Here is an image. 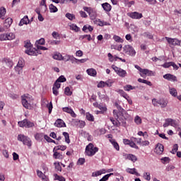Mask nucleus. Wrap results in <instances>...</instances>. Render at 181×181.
Instances as JSON below:
<instances>
[{"instance_id": "f257e3e1", "label": "nucleus", "mask_w": 181, "mask_h": 181, "mask_svg": "<svg viewBox=\"0 0 181 181\" xmlns=\"http://www.w3.org/2000/svg\"><path fill=\"white\" fill-rule=\"evenodd\" d=\"M21 102L23 107L27 110L32 109V103H33V97L29 94L21 96Z\"/></svg>"}, {"instance_id": "f03ea898", "label": "nucleus", "mask_w": 181, "mask_h": 181, "mask_svg": "<svg viewBox=\"0 0 181 181\" xmlns=\"http://www.w3.org/2000/svg\"><path fill=\"white\" fill-rule=\"evenodd\" d=\"M98 152V148L95 147L94 144L90 143L86 148V153L88 156H94Z\"/></svg>"}, {"instance_id": "7ed1b4c3", "label": "nucleus", "mask_w": 181, "mask_h": 181, "mask_svg": "<svg viewBox=\"0 0 181 181\" xmlns=\"http://www.w3.org/2000/svg\"><path fill=\"white\" fill-rule=\"evenodd\" d=\"M18 141L20 142H23V145H26L28 148L32 146V140L28 136H25L24 134H18L17 137Z\"/></svg>"}, {"instance_id": "20e7f679", "label": "nucleus", "mask_w": 181, "mask_h": 181, "mask_svg": "<svg viewBox=\"0 0 181 181\" xmlns=\"http://www.w3.org/2000/svg\"><path fill=\"white\" fill-rule=\"evenodd\" d=\"M83 9L88 13L91 21H95V18H97V11L95 9L87 6H84Z\"/></svg>"}, {"instance_id": "39448f33", "label": "nucleus", "mask_w": 181, "mask_h": 181, "mask_svg": "<svg viewBox=\"0 0 181 181\" xmlns=\"http://www.w3.org/2000/svg\"><path fill=\"white\" fill-rule=\"evenodd\" d=\"M124 52L126 54H129V56L134 57L135 54H136V52L135 51V49H134L133 46H131L129 45H125L123 47Z\"/></svg>"}, {"instance_id": "423d86ee", "label": "nucleus", "mask_w": 181, "mask_h": 181, "mask_svg": "<svg viewBox=\"0 0 181 181\" xmlns=\"http://www.w3.org/2000/svg\"><path fill=\"white\" fill-rule=\"evenodd\" d=\"M112 69L115 70V73L117 75H119V77H122V78L127 77V71L121 68H118V66H115V65H112Z\"/></svg>"}, {"instance_id": "0eeeda50", "label": "nucleus", "mask_w": 181, "mask_h": 181, "mask_svg": "<svg viewBox=\"0 0 181 181\" xmlns=\"http://www.w3.org/2000/svg\"><path fill=\"white\" fill-rule=\"evenodd\" d=\"M165 39L169 45H171V46H177L180 45V41L176 38L165 37Z\"/></svg>"}, {"instance_id": "6e6552de", "label": "nucleus", "mask_w": 181, "mask_h": 181, "mask_svg": "<svg viewBox=\"0 0 181 181\" xmlns=\"http://www.w3.org/2000/svg\"><path fill=\"white\" fill-rule=\"evenodd\" d=\"M127 16H129L132 19H141V18H144L142 13L136 11L128 13Z\"/></svg>"}, {"instance_id": "1a4fd4ad", "label": "nucleus", "mask_w": 181, "mask_h": 181, "mask_svg": "<svg viewBox=\"0 0 181 181\" xmlns=\"http://www.w3.org/2000/svg\"><path fill=\"white\" fill-rule=\"evenodd\" d=\"M25 52L26 54H28V56H37V49L33 48V47L29 49H26Z\"/></svg>"}, {"instance_id": "9d476101", "label": "nucleus", "mask_w": 181, "mask_h": 181, "mask_svg": "<svg viewBox=\"0 0 181 181\" xmlns=\"http://www.w3.org/2000/svg\"><path fill=\"white\" fill-rule=\"evenodd\" d=\"M62 110L64 111V112H66L67 114H70L71 117H72L73 118H76V117H77V115H76V113L74 112L73 109H71V107H65L62 108Z\"/></svg>"}, {"instance_id": "9b49d317", "label": "nucleus", "mask_w": 181, "mask_h": 181, "mask_svg": "<svg viewBox=\"0 0 181 181\" xmlns=\"http://www.w3.org/2000/svg\"><path fill=\"white\" fill-rule=\"evenodd\" d=\"M163 78L168 80V81H177V78L176 76L171 74H166L163 75Z\"/></svg>"}, {"instance_id": "f8f14e48", "label": "nucleus", "mask_w": 181, "mask_h": 181, "mask_svg": "<svg viewBox=\"0 0 181 181\" xmlns=\"http://www.w3.org/2000/svg\"><path fill=\"white\" fill-rule=\"evenodd\" d=\"M74 124L76 127H78V128H84V127H86V122L83 120L74 119Z\"/></svg>"}, {"instance_id": "ddd939ff", "label": "nucleus", "mask_w": 181, "mask_h": 181, "mask_svg": "<svg viewBox=\"0 0 181 181\" xmlns=\"http://www.w3.org/2000/svg\"><path fill=\"white\" fill-rule=\"evenodd\" d=\"M140 76L141 77H143V78H145L146 76H152V71L146 69H143L141 72L140 73Z\"/></svg>"}, {"instance_id": "4468645a", "label": "nucleus", "mask_w": 181, "mask_h": 181, "mask_svg": "<svg viewBox=\"0 0 181 181\" xmlns=\"http://www.w3.org/2000/svg\"><path fill=\"white\" fill-rule=\"evenodd\" d=\"M163 146L161 144H158L155 148V152L158 155H162V153H163Z\"/></svg>"}, {"instance_id": "2eb2a0df", "label": "nucleus", "mask_w": 181, "mask_h": 181, "mask_svg": "<svg viewBox=\"0 0 181 181\" xmlns=\"http://www.w3.org/2000/svg\"><path fill=\"white\" fill-rule=\"evenodd\" d=\"M54 125L57 128H63V127H66V123H64V121H63V119H57L54 122Z\"/></svg>"}, {"instance_id": "dca6fc26", "label": "nucleus", "mask_w": 181, "mask_h": 181, "mask_svg": "<svg viewBox=\"0 0 181 181\" xmlns=\"http://www.w3.org/2000/svg\"><path fill=\"white\" fill-rule=\"evenodd\" d=\"M104 173H107V170H105V169H102L100 170L93 172L92 173V177H97L98 176H101V175H104Z\"/></svg>"}, {"instance_id": "f3484780", "label": "nucleus", "mask_w": 181, "mask_h": 181, "mask_svg": "<svg viewBox=\"0 0 181 181\" xmlns=\"http://www.w3.org/2000/svg\"><path fill=\"white\" fill-rule=\"evenodd\" d=\"M30 22V21H29V18L28 17V16H25L20 21L19 23V25L20 26H23V25H28L29 24V23Z\"/></svg>"}, {"instance_id": "a211bd4d", "label": "nucleus", "mask_w": 181, "mask_h": 181, "mask_svg": "<svg viewBox=\"0 0 181 181\" xmlns=\"http://www.w3.org/2000/svg\"><path fill=\"white\" fill-rule=\"evenodd\" d=\"M37 175L38 176V177L42 179V180L49 181V178H47V177H46V175H45L42 171H40L39 170H37Z\"/></svg>"}, {"instance_id": "6ab92c4d", "label": "nucleus", "mask_w": 181, "mask_h": 181, "mask_svg": "<svg viewBox=\"0 0 181 181\" xmlns=\"http://www.w3.org/2000/svg\"><path fill=\"white\" fill-rule=\"evenodd\" d=\"M170 125L175 128V129H180L179 127V122L170 118Z\"/></svg>"}, {"instance_id": "aec40b11", "label": "nucleus", "mask_w": 181, "mask_h": 181, "mask_svg": "<svg viewBox=\"0 0 181 181\" xmlns=\"http://www.w3.org/2000/svg\"><path fill=\"white\" fill-rule=\"evenodd\" d=\"M102 8L105 12H111V9H112V7L108 3L102 4Z\"/></svg>"}, {"instance_id": "412c9836", "label": "nucleus", "mask_w": 181, "mask_h": 181, "mask_svg": "<svg viewBox=\"0 0 181 181\" xmlns=\"http://www.w3.org/2000/svg\"><path fill=\"white\" fill-rule=\"evenodd\" d=\"M126 158L128 159L129 160H132V162H136L138 160V158H136V156L133 155V154H126L125 155Z\"/></svg>"}, {"instance_id": "4be33fe9", "label": "nucleus", "mask_w": 181, "mask_h": 181, "mask_svg": "<svg viewBox=\"0 0 181 181\" xmlns=\"http://www.w3.org/2000/svg\"><path fill=\"white\" fill-rule=\"evenodd\" d=\"M126 172L130 173V175H135L136 176H140V175L136 172V168H127Z\"/></svg>"}, {"instance_id": "5701e85b", "label": "nucleus", "mask_w": 181, "mask_h": 181, "mask_svg": "<svg viewBox=\"0 0 181 181\" xmlns=\"http://www.w3.org/2000/svg\"><path fill=\"white\" fill-rule=\"evenodd\" d=\"M168 103L169 101H168V100L163 98L160 99V106L161 107V108H166Z\"/></svg>"}, {"instance_id": "b1692460", "label": "nucleus", "mask_w": 181, "mask_h": 181, "mask_svg": "<svg viewBox=\"0 0 181 181\" xmlns=\"http://www.w3.org/2000/svg\"><path fill=\"white\" fill-rule=\"evenodd\" d=\"M86 73H88V76H92V77L97 76V71L93 68L87 69Z\"/></svg>"}, {"instance_id": "393cba45", "label": "nucleus", "mask_w": 181, "mask_h": 181, "mask_svg": "<svg viewBox=\"0 0 181 181\" xmlns=\"http://www.w3.org/2000/svg\"><path fill=\"white\" fill-rule=\"evenodd\" d=\"M13 22V20H12L11 18H8L5 20L4 26L6 28H11V25H12Z\"/></svg>"}, {"instance_id": "a878e982", "label": "nucleus", "mask_w": 181, "mask_h": 181, "mask_svg": "<svg viewBox=\"0 0 181 181\" xmlns=\"http://www.w3.org/2000/svg\"><path fill=\"white\" fill-rule=\"evenodd\" d=\"M169 93L173 97H177V90L175 88H169Z\"/></svg>"}, {"instance_id": "bb28decb", "label": "nucleus", "mask_w": 181, "mask_h": 181, "mask_svg": "<svg viewBox=\"0 0 181 181\" xmlns=\"http://www.w3.org/2000/svg\"><path fill=\"white\" fill-rule=\"evenodd\" d=\"M93 30L94 28H93V26L88 25H84L82 28V30L86 33H87V30H88L89 32H93Z\"/></svg>"}, {"instance_id": "cd10ccee", "label": "nucleus", "mask_w": 181, "mask_h": 181, "mask_svg": "<svg viewBox=\"0 0 181 181\" xmlns=\"http://www.w3.org/2000/svg\"><path fill=\"white\" fill-rule=\"evenodd\" d=\"M110 142L112 144L116 151H119V145H118V143H117L115 139H110Z\"/></svg>"}, {"instance_id": "c85d7f7f", "label": "nucleus", "mask_w": 181, "mask_h": 181, "mask_svg": "<svg viewBox=\"0 0 181 181\" xmlns=\"http://www.w3.org/2000/svg\"><path fill=\"white\" fill-rule=\"evenodd\" d=\"M53 158H54V159H63L64 156H63L62 153L54 151L53 154Z\"/></svg>"}, {"instance_id": "c756f323", "label": "nucleus", "mask_w": 181, "mask_h": 181, "mask_svg": "<svg viewBox=\"0 0 181 181\" xmlns=\"http://www.w3.org/2000/svg\"><path fill=\"white\" fill-rule=\"evenodd\" d=\"M6 14V8L4 7H1L0 8V19H4V16Z\"/></svg>"}, {"instance_id": "7c9ffc66", "label": "nucleus", "mask_w": 181, "mask_h": 181, "mask_svg": "<svg viewBox=\"0 0 181 181\" xmlns=\"http://www.w3.org/2000/svg\"><path fill=\"white\" fill-rule=\"evenodd\" d=\"M113 40H115V42H117V43H124V40L117 35H115L113 36Z\"/></svg>"}, {"instance_id": "2f4dec72", "label": "nucleus", "mask_w": 181, "mask_h": 181, "mask_svg": "<svg viewBox=\"0 0 181 181\" xmlns=\"http://www.w3.org/2000/svg\"><path fill=\"white\" fill-rule=\"evenodd\" d=\"M117 92L119 93V94H120V95H122V97H123L126 100H128V98H129L128 94H127V93H125V91H124L123 90L119 89Z\"/></svg>"}, {"instance_id": "473e14b6", "label": "nucleus", "mask_w": 181, "mask_h": 181, "mask_svg": "<svg viewBox=\"0 0 181 181\" xmlns=\"http://www.w3.org/2000/svg\"><path fill=\"white\" fill-rule=\"evenodd\" d=\"M69 28L71 30H74V32H80V28L76 24H71Z\"/></svg>"}, {"instance_id": "72a5a7b5", "label": "nucleus", "mask_w": 181, "mask_h": 181, "mask_svg": "<svg viewBox=\"0 0 181 181\" xmlns=\"http://www.w3.org/2000/svg\"><path fill=\"white\" fill-rule=\"evenodd\" d=\"M66 149H67V146H57L54 148L53 149V152H54V151H66Z\"/></svg>"}, {"instance_id": "f704fd0d", "label": "nucleus", "mask_w": 181, "mask_h": 181, "mask_svg": "<svg viewBox=\"0 0 181 181\" xmlns=\"http://www.w3.org/2000/svg\"><path fill=\"white\" fill-rule=\"evenodd\" d=\"M134 122L135 124H136V125H141V124H142V119L141 118V117L136 115L134 117Z\"/></svg>"}, {"instance_id": "c9c22d12", "label": "nucleus", "mask_w": 181, "mask_h": 181, "mask_svg": "<svg viewBox=\"0 0 181 181\" xmlns=\"http://www.w3.org/2000/svg\"><path fill=\"white\" fill-rule=\"evenodd\" d=\"M98 108L99 110H100L101 114H104V112H105V111H107V106L105 105H103L101 104H100L99 105H98Z\"/></svg>"}, {"instance_id": "e433bc0d", "label": "nucleus", "mask_w": 181, "mask_h": 181, "mask_svg": "<svg viewBox=\"0 0 181 181\" xmlns=\"http://www.w3.org/2000/svg\"><path fill=\"white\" fill-rule=\"evenodd\" d=\"M62 135H64L65 138V142H66V144H70V136L69 135V133L64 132Z\"/></svg>"}, {"instance_id": "4c0bfd02", "label": "nucleus", "mask_w": 181, "mask_h": 181, "mask_svg": "<svg viewBox=\"0 0 181 181\" xmlns=\"http://www.w3.org/2000/svg\"><path fill=\"white\" fill-rule=\"evenodd\" d=\"M24 66H25V61L23 60V59L22 58L19 59L18 62L16 66L21 67L22 69H23Z\"/></svg>"}, {"instance_id": "58836bf2", "label": "nucleus", "mask_w": 181, "mask_h": 181, "mask_svg": "<svg viewBox=\"0 0 181 181\" xmlns=\"http://www.w3.org/2000/svg\"><path fill=\"white\" fill-rule=\"evenodd\" d=\"M54 60H62L63 59V55L60 53H56L52 56Z\"/></svg>"}, {"instance_id": "ea45409f", "label": "nucleus", "mask_w": 181, "mask_h": 181, "mask_svg": "<svg viewBox=\"0 0 181 181\" xmlns=\"http://www.w3.org/2000/svg\"><path fill=\"white\" fill-rule=\"evenodd\" d=\"M49 11H50L51 13H54L57 12V11H59V9H57V7H56V6H54L53 4H50L49 5Z\"/></svg>"}, {"instance_id": "a19ab883", "label": "nucleus", "mask_w": 181, "mask_h": 181, "mask_svg": "<svg viewBox=\"0 0 181 181\" xmlns=\"http://www.w3.org/2000/svg\"><path fill=\"white\" fill-rule=\"evenodd\" d=\"M160 103V99L158 100L156 98L152 99V104L153 107H159Z\"/></svg>"}, {"instance_id": "79ce46f5", "label": "nucleus", "mask_w": 181, "mask_h": 181, "mask_svg": "<svg viewBox=\"0 0 181 181\" xmlns=\"http://www.w3.org/2000/svg\"><path fill=\"white\" fill-rule=\"evenodd\" d=\"M65 16L69 21H74V19H76V16H74V14H71L70 13H66Z\"/></svg>"}, {"instance_id": "37998d69", "label": "nucleus", "mask_w": 181, "mask_h": 181, "mask_svg": "<svg viewBox=\"0 0 181 181\" xmlns=\"http://www.w3.org/2000/svg\"><path fill=\"white\" fill-rule=\"evenodd\" d=\"M33 127H35V123L29 121V119H27L25 123V128H33Z\"/></svg>"}, {"instance_id": "c03bdc74", "label": "nucleus", "mask_w": 181, "mask_h": 181, "mask_svg": "<svg viewBox=\"0 0 181 181\" xmlns=\"http://www.w3.org/2000/svg\"><path fill=\"white\" fill-rule=\"evenodd\" d=\"M139 83H143L144 84H146L147 86H152V83L151 81H148L145 79L139 78L138 79Z\"/></svg>"}, {"instance_id": "a18cd8bd", "label": "nucleus", "mask_w": 181, "mask_h": 181, "mask_svg": "<svg viewBox=\"0 0 181 181\" xmlns=\"http://www.w3.org/2000/svg\"><path fill=\"white\" fill-rule=\"evenodd\" d=\"M36 141H42L43 139V133H37L35 135Z\"/></svg>"}, {"instance_id": "49530a36", "label": "nucleus", "mask_w": 181, "mask_h": 181, "mask_svg": "<svg viewBox=\"0 0 181 181\" xmlns=\"http://www.w3.org/2000/svg\"><path fill=\"white\" fill-rule=\"evenodd\" d=\"M26 121L27 119H25L22 121L18 122V127H21V128H26Z\"/></svg>"}, {"instance_id": "de8ad7c7", "label": "nucleus", "mask_w": 181, "mask_h": 181, "mask_svg": "<svg viewBox=\"0 0 181 181\" xmlns=\"http://www.w3.org/2000/svg\"><path fill=\"white\" fill-rule=\"evenodd\" d=\"M135 86H132V85H127L124 86V91H131V90H135Z\"/></svg>"}, {"instance_id": "09e8293b", "label": "nucleus", "mask_w": 181, "mask_h": 181, "mask_svg": "<svg viewBox=\"0 0 181 181\" xmlns=\"http://www.w3.org/2000/svg\"><path fill=\"white\" fill-rule=\"evenodd\" d=\"M15 37H16V35L13 33H7V40H13Z\"/></svg>"}, {"instance_id": "8fccbe9b", "label": "nucleus", "mask_w": 181, "mask_h": 181, "mask_svg": "<svg viewBox=\"0 0 181 181\" xmlns=\"http://www.w3.org/2000/svg\"><path fill=\"white\" fill-rule=\"evenodd\" d=\"M112 175H114V173L107 174L103 176L99 181H107L108 179H110V176H112Z\"/></svg>"}, {"instance_id": "3c124183", "label": "nucleus", "mask_w": 181, "mask_h": 181, "mask_svg": "<svg viewBox=\"0 0 181 181\" xmlns=\"http://www.w3.org/2000/svg\"><path fill=\"white\" fill-rule=\"evenodd\" d=\"M143 36L147 39H153V35L151 33L146 32L143 33Z\"/></svg>"}, {"instance_id": "603ef678", "label": "nucleus", "mask_w": 181, "mask_h": 181, "mask_svg": "<svg viewBox=\"0 0 181 181\" xmlns=\"http://www.w3.org/2000/svg\"><path fill=\"white\" fill-rule=\"evenodd\" d=\"M14 69L16 73H17L18 74H22V72L23 71V68L20 66H15Z\"/></svg>"}, {"instance_id": "864d4df0", "label": "nucleus", "mask_w": 181, "mask_h": 181, "mask_svg": "<svg viewBox=\"0 0 181 181\" xmlns=\"http://www.w3.org/2000/svg\"><path fill=\"white\" fill-rule=\"evenodd\" d=\"M0 40L1 42H4L5 40H8L7 33H3L0 35Z\"/></svg>"}, {"instance_id": "5fc2aeb1", "label": "nucleus", "mask_w": 181, "mask_h": 181, "mask_svg": "<svg viewBox=\"0 0 181 181\" xmlns=\"http://www.w3.org/2000/svg\"><path fill=\"white\" fill-rule=\"evenodd\" d=\"M110 120L111 121V122H112V124H113V125H115V127H119L120 123H119V122H118V120H115L112 117H110Z\"/></svg>"}, {"instance_id": "6e6d98bb", "label": "nucleus", "mask_w": 181, "mask_h": 181, "mask_svg": "<svg viewBox=\"0 0 181 181\" xmlns=\"http://www.w3.org/2000/svg\"><path fill=\"white\" fill-rule=\"evenodd\" d=\"M86 37L88 39V40H91V35H81L79 37L80 40H83V39H86Z\"/></svg>"}, {"instance_id": "4d7b16f0", "label": "nucleus", "mask_w": 181, "mask_h": 181, "mask_svg": "<svg viewBox=\"0 0 181 181\" xmlns=\"http://www.w3.org/2000/svg\"><path fill=\"white\" fill-rule=\"evenodd\" d=\"M131 141H134V142H136V144H139V145H141L142 142V139L141 138L136 139L135 137H132Z\"/></svg>"}, {"instance_id": "13d9d810", "label": "nucleus", "mask_w": 181, "mask_h": 181, "mask_svg": "<svg viewBox=\"0 0 181 181\" xmlns=\"http://www.w3.org/2000/svg\"><path fill=\"white\" fill-rule=\"evenodd\" d=\"M86 119H88V121H94V116H93V115L90 114V113H86Z\"/></svg>"}, {"instance_id": "bf43d9fd", "label": "nucleus", "mask_w": 181, "mask_h": 181, "mask_svg": "<svg viewBox=\"0 0 181 181\" xmlns=\"http://www.w3.org/2000/svg\"><path fill=\"white\" fill-rule=\"evenodd\" d=\"M64 93L66 94V95H71V94H73V92L70 90L69 87H66L64 89Z\"/></svg>"}, {"instance_id": "052dcab7", "label": "nucleus", "mask_w": 181, "mask_h": 181, "mask_svg": "<svg viewBox=\"0 0 181 181\" xmlns=\"http://www.w3.org/2000/svg\"><path fill=\"white\" fill-rule=\"evenodd\" d=\"M54 165L56 170H57L59 172H62V166L60 165V163L56 162L54 163Z\"/></svg>"}, {"instance_id": "680f3d73", "label": "nucleus", "mask_w": 181, "mask_h": 181, "mask_svg": "<svg viewBox=\"0 0 181 181\" xmlns=\"http://www.w3.org/2000/svg\"><path fill=\"white\" fill-rule=\"evenodd\" d=\"M177 149H179V146L177 144H175L173 146V148L172 151H171V153L175 155V153H176V152L177 153Z\"/></svg>"}, {"instance_id": "e2e57ef3", "label": "nucleus", "mask_w": 181, "mask_h": 181, "mask_svg": "<svg viewBox=\"0 0 181 181\" xmlns=\"http://www.w3.org/2000/svg\"><path fill=\"white\" fill-rule=\"evenodd\" d=\"M93 22L95 25H98V26H103V21L100 19H96Z\"/></svg>"}, {"instance_id": "0e129e2a", "label": "nucleus", "mask_w": 181, "mask_h": 181, "mask_svg": "<svg viewBox=\"0 0 181 181\" xmlns=\"http://www.w3.org/2000/svg\"><path fill=\"white\" fill-rule=\"evenodd\" d=\"M58 82L59 83H64L66 81V77H64V76L62 75L61 76H59L57 80Z\"/></svg>"}, {"instance_id": "69168bd1", "label": "nucleus", "mask_w": 181, "mask_h": 181, "mask_svg": "<svg viewBox=\"0 0 181 181\" xmlns=\"http://www.w3.org/2000/svg\"><path fill=\"white\" fill-rule=\"evenodd\" d=\"M129 146H131V148H134V149H139L138 146H136V144H135V142H134L133 140H130V143L129 144Z\"/></svg>"}, {"instance_id": "338daca9", "label": "nucleus", "mask_w": 181, "mask_h": 181, "mask_svg": "<svg viewBox=\"0 0 181 181\" xmlns=\"http://www.w3.org/2000/svg\"><path fill=\"white\" fill-rule=\"evenodd\" d=\"M144 177L146 180H151V173H144Z\"/></svg>"}, {"instance_id": "774afa93", "label": "nucleus", "mask_w": 181, "mask_h": 181, "mask_svg": "<svg viewBox=\"0 0 181 181\" xmlns=\"http://www.w3.org/2000/svg\"><path fill=\"white\" fill-rule=\"evenodd\" d=\"M71 55L66 54L64 57H62V60H64V62H70V57Z\"/></svg>"}]
</instances>
